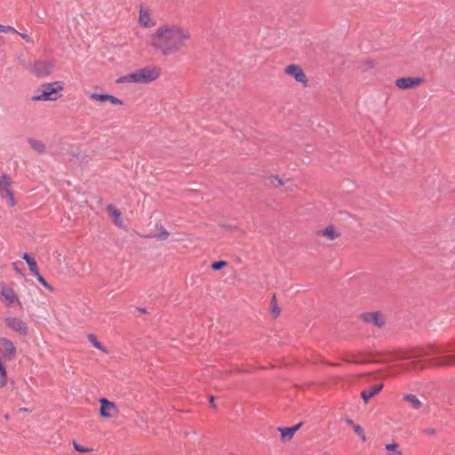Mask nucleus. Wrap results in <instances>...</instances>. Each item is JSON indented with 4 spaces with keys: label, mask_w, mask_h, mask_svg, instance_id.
<instances>
[{
    "label": "nucleus",
    "mask_w": 455,
    "mask_h": 455,
    "mask_svg": "<svg viewBox=\"0 0 455 455\" xmlns=\"http://www.w3.org/2000/svg\"><path fill=\"white\" fill-rule=\"evenodd\" d=\"M210 403L212 407H215V403H214V398L213 396H211V400H210Z\"/></svg>",
    "instance_id": "obj_38"
},
{
    "label": "nucleus",
    "mask_w": 455,
    "mask_h": 455,
    "mask_svg": "<svg viewBox=\"0 0 455 455\" xmlns=\"http://www.w3.org/2000/svg\"><path fill=\"white\" fill-rule=\"evenodd\" d=\"M13 267H14L15 270L17 272H19V267H18V263L17 262L13 263Z\"/></svg>",
    "instance_id": "obj_39"
},
{
    "label": "nucleus",
    "mask_w": 455,
    "mask_h": 455,
    "mask_svg": "<svg viewBox=\"0 0 455 455\" xmlns=\"http://www.w3.org/2000/svg\"><path fill=\"white\" fill-rule=\"evenodd\" d=\"M285 73L294 77V79L301 83L304 86L307 85V78L303 71V69L296 64H291L285 68Z\"/></svg>",
    "instance_id": "obj_10"
},
{
    "label": "nucleus",
    "mask_w": 455,
    "mask_h": 455,
    "mask_svg": "<svg viewBox=\"0 0 455 455\" xmlns=\"http://www.w3.org/2000/svg\"><path fill=\"white\" fill-rule=\"evenodd\" d=\"M54 69V62L49 60H37L32 67L31 71L38 77H44L52 73Z\"/></svg>",
    "instance_id": "obj_6"
},
{
    "label": "nucleus",
    "mask_w": 455,
    "mask_h": 455,
    "mask_svg": "<svg viewBox=\"0 0 455 455\" xmlns=\"http://www.w3.org/2000/svg\"><path fill=\"white\" fill-rule=\"evenodd\" d=\"M28 143L38 154H43L45 152V146L42 141L29 138L28 140Z\"/></svg>",
    "instance_id": "obj_19"
},
{
    "label": "nucleus",
    "mask_w": 455,
    "mask_h": 455,
    "mask_svg": "<svg viewBox=\"0 0 455 455\" xmlns=\"http://www.w3.org/2000/svg\"><path fill=\"white\" fill-rule=\"evenodd\" d=\"M169 236V232H167L164 228H161L159 234L156 235L155 237L158 240H165Z\"/></svg>",
    "instance_id": "obj_30"
},
{
    "label": "nucleus",
    "mask_w": 455,
    "mask_h": 455,
    "mask_svg": "<svg viewBox=\"0 0 455 455\" xmlns=\"http://www.w3.org/2000/svg\"><path fill=\"white\" fill-rule=\"evenodd\" d=\"M385 449L387 451H388V455H403L399 450L398 444L395 443H387Z\"/></svg>",
    "instance_id": "obj_24"
},
{
    "label": "nucleus",
    "mask_w": 455,
    "mask_h": 455,
    "mask_svg": "<svg viewBox=\"0 0 455 455\" xmlns=\"http://www.w3.org/2000/svg\"><path fill=\"white\" fill-rule=\"evenodd\" d=\"M353 428H354V431L360 436V438L363 441L366 440V436H365L363 429V427L361 426H359V425H353Z\"/></svg>",
    "instance_id": "obj_27"
},
{
    "label": "nucleus",
    "mask_w": 455,
    "mask_h": 455,
    "mask_svg": "<svg viewBox=\"0 0 455 455\" xmlns=\"http://www.w3.org/2000/svg\"><path fill=\"white\" fill-rule=\"evenodd\" d=\"M453 363H455V360L451 356L444 355L435 359V364L436 365L446 366Z\"/></svg>",
    "instance_id": "obj_23"
},
{
    "label": "nucleus",
    "mask_w": 455,
    "mask_h": 455,
    "mask_svg": "<svg viewBox=\"0 0 455 455\" xmlns=\"http://www.w3.org/2000/svg\"><path fill=\"white\" fill-rule=\"evenodd\" d=\"M107 212L112 217L115 225L118 228L123 227V220L121 218V212L116 209L113 204L107 206Z\"/></svg>",
    "instance_id": "obj_16"
},
{
    "label": "nucleus",
    "mask_w": 455,
    "mask_h": 455,
    "mask_svg": "<svg viewBox=\"0 0 455 455\" xmlns=\"http://www.w3.org/2000/svg\"><path fill=\"white\" fill-rule=\"evenodd\" d=\"M73 446L75 448L76 451H80V452H87L90 451L89 448L87 447H84L81 444H79L78 443H76V441L73 442Z\"/></svg>",
    "instance_id": "obj_31"
},
{
    "label": "nucleus",
    "mask_w": 455,
    "mask_h": 455,
    "mask_svg": "<svg viewBox=\"0 0 455 455\" xmlns=\"http://www.w3.org/2000/svg\"><path fill=\"white\" fill-rule=\"evenodd\" d=\"M17 34H19L23 39H25L27 42L28 43H31L32 42V38L27 35V34H24V33H20V32H18Z\"/></svg>",
    "instance_id": "obj_35"
},
{
    "label": "nucleus",
    "mask_w": 455,
    "mask_h": 455,
    "mask_svg": "<svg viewBox=\"0 0 455 455\" xmlns=\"http://www.w3.org/2000/svg\"><path fill=\"white\" fill-rule=\"evenodd\" d=\"M383 387H384V385L382 383H380V384H377V385L371 387L368 390H363L361 392V396H362L363 400L364 401V403H368V401L371 397H373L377 394H379L382 390Z\"/></svg>",
    "instance_id": "obj_15"
},
{
    "label": "nucleus",
    "mask_w": 455,
    "mask_h": 455,
    "mask_svg": "<svg viewBox=\"0 0 455 455\" xmlns=\"http://www.w3.org/2000/svg\"><path fill=\"white\" fill-rule=\"evenodd\" d=\"M138 23L140 26L145 28H151L156 25V20L152 18L150 12L145 8L140 7L139 11V20Z\"/></svg>",
    "instance_id": "obj_11"
},
{
    "label": "nucleus",
    "mask_w": 455,
    "mask_h": 455,
    "mask_svg": "<svg viewBox=\"0 0 455 455\" xmlns=\"http://www.w3.org/2000/svg\"><path fill=\"white\" fill-rule=\"evenodd\" d=\"M108 100L110 101L113 105H123V101L120 99L110 94H108Z\"/></svg>",
    "instance_id": "obj_32"
},
{
    "label": "nucleus",
    "mask_w": 455,
    "mask_h": 455,
    "mask_svg": "<svg viewBox=\"0 0 455 455\" xmlns=\"http://www.w3.org/2000/svg\"><path fill=\"white\" fill-rule=\"evenodd\" d=\"M362 317L365 323H372L379 328L383 327L386 323L384 316L379 312L365 313Z\"/></svg>",
    "instance_id": "obj_13"
},
{
    "label": "nucleus",
    "mask_w": 455,
    "mask_h": 455,
    "mask_svg": "<svg viewBox=\"0 0 455 455\" xmlns=\"http://www.w3.org/2000/svg\"><path fill=\"white\" fill-rule=\"evenodd\" d=\"M227 261L225 260H219V261H215L212 264V268L215 271L217 270H220L223 267H225L227 265Z\"/></svg>",
    "instance_id": "obj_28"
},
{
    "label": "nucleus",
    "mask_w": 455,
    "mask_h": 455,
    "mask_svg": "<svg viewBox=\"0 0 455 455\" xmlns=\"http://www.w3.org/2000/svg\"><path fill=\"white\" fill-rule=\"evenodd\" d=\"M272 314H273L274 317H277L280 315V310L276 305L273 306Z\"/></svg>",
    "instance_id": "obj_34"
},
{
    "label": "nucleus",
    "mask_w": 455,
    "mask_h": 455,
    "mask_svg": "<svg viewBox=\"0 0 455 455\" xmlns=\"http://www.w3.org/2000/svg\"><path fill=\"white\" fill-rule=\"evenodd\" d=\"M38 282L44 286L46 289L52 291V287L46 282V280L41 275L39 271L34 275Z\"/></svg>",
    "instance_id": "obj_26"
},
{
    "label": "nucleus",
    "mask_w": 455,
    "mask_h": 455,
    "mask_svg": "<svg viewBox=\"0 0 455 455\" xmlns=\"http://www.w3.org/2000/svg\"><path fill=\"white\" fill-rule=\"evenodd\" d=\"M191 38L189 29L175 24L161 25L150 35V45L164 56L178 53Z\"/></svg>",
    "instance_id": "obj_1"
},
{
    "label": "nucleus",
    "mask_w": 455,
    "mask_h": 455,
    "mask_svg": "<svg viewBox=\"0 0 455 455\" xmlns=\"http://www.w3.org/2000/svg\"><path fill=\"white\" fill-rule=\"evenodd\" d=\"M421 77H401L395 80V85L402 90L409 89L414 86H418L423 83Z\"/></svg>",
    "instance_id": "obj_12"
},
{
    "label": "nucleus",
    "mask_w": 455,
    "mask_h": 455,
    "mask_svg": "<svg viewBox=\"0 0 455 455\" xmlns=\"http://www.w3.org/2000/svg\"><path fill=\"white\" fill-rule=\"evenodd\" d=\"M20 411H27L28 410L25 408H21Z\"/></svg>",
    "instance_id": "obj_40"
},
{
    "label": "nucleus",
    "mask_w": 455,
    "mask_h": 455,
    "mask_svg": "<svg viewBox=\"0 0 455 455\" xmlns=\"http://www.w3.org/2000/svg\"><path fill=\"white\" fill-rule=\"evenodd\" d=\"M88 340L90 341V343L96 348H98L99 350H100L101 352L105 353V354H108V351L107 350V348L100 342L98 341L96 336L94 334H89L88 335Z\"/></svg>",
    "instance_id": "obj_22"
},
{
    "label": "nucleus",
    "mask_w": 455,
    "mask_h": 455,
    "mask_svg": "<svg viewBox=\"0 0 455 455\" xmlns=\"http://www.w3.org/2000/svg\"><path fill=\"white\" fill-rule=\"evenodd\" d=\"M403 400L407 401L411 404V406L415 410H419L422 407V403L415 395H405L403 396Z\"/></svg>",
    "instance_id": "obj_20"
},
{
    "label": "nucleus",
    "mask_w": 455,
    "mask_h": 455,
    "mask_svg": "<svg viewBox=\"0 0 455 455\" xmlns=\"http://www.w3.org/2000/svg\"><path fill=\"white\" fill-rule=\"evenodd\" d=\"M5 324L12 331L18 332L22 336H27L28 333V327L27 323L19 317H7L4 320Z\"/></svg>",
    "instance_id": "obj_7"
},
{
    "label": "nucleus",
    "mask_w": 455,
    "mask_h": 455,
    "mask_svg": "<svg viewBox=\"0 0 455 455\" xmlns=\"http://www.w3.org/2000/svg\"><path fill=\"white\" fill-rule=\"evenodd\" d=\"M108 94H107V93L92 92L90 94V98L92 100L100 101V102H104V101L108 100Z\"/></svg>",
    "instance_id": "obj_25"
},
{
    "label": "nucleus",
    "mask_w": 455,
    "mask_h": 455,
    "mask_svg": "<svg viewBox=\"0 0 455 455\" xmlns=\"http://www.w3.org/2000/svg\"><path fill=\"white\" fill-rule=\"evenodd\" d=\"M16 347L13 342L5 338H0V388L4 387L8 383L7 371L4 362L14 358Z\"/></svg>",
    "instance_id": "obj_3"
},
{
    "label": "nucleus",
    "mask_w": 455,
    "mask_h": 455,
    "mask_svg": "<svg viewBox=\"0 0 455 455\" xmlns=\"http://www.w3.org/2000/svg\"><path fill=\"white\" fill-rule=\"evenodd\" d=\"M22 259L26 260V262L28 265L29 270L32 272L33 275L38 272V267L34 258H32L28 253L25 252L22 255Z\"/></svg>",
    "instance_id": "obj_21"
},
{
    "label": "nucleus",
    "mask_w": 455,
    "mask_h": 455,
    "mask_svg": "<svg viewBox=\"0 0 455 455\" xmlns=\"http://www.w3.org/2000/svg\"><path fill=\"white\" fill-rule=\"evenodd\" d=\"M160 76L159 68L146 67L135 72L122 76L116 79L117 84H148L156 80Z\"/></svg>",
    "instance_id": "obj_2"
},
{
    "label": "nucleus",
    "mask_w": 455,
    "mask_h": 455,
    "mask_svg": "<svg viewBox=\"0 0 455 455\" xmlns=\"http://www.w3.org/2000/svg\"><path fill=\"white\" fill-rule=\"evenodd\" d=\"M317 235L326 236L329 240H334L339 236V233L336 231L333 226H328L324 229L318 230Z\"/></svg>",
    "instance_id": "obj_17"
},
{
    "label": "nucleus",
    "mask_w": 455,
    "mask_h": 455,
    "mask_svg": "<svg viewBox=\"0 0 455 455\" xmlns=\"http://www.w3.org/2000/svg\"><path fill=\"white\" fill-rule=\"evenodd\" d=\"M426 433L428 435H434L435 433V430L434 428H430L426 430Z\"/></svg>",
    "instance_id": "obj_37"
},
{
    "label": "nucleus",
    "mask_w": 455,
    "mask_h": 455,
    "mask_svg": "<svg viewBox=\"0 0 455 455\" xmlns=\"http://www.w3.org/2000/svg\"><path fill=\"white\" fill-rule=\"evenodd\" d=\"M11 179L7 175L4 174L0 177V197L6 199L8 204L12 207L15 205L16 202L11 189Z\"/></svg>",
    "instance_id": "obj_5"
},
{
    "label": "nucleus",
    "mask_w": 455,
    "mask_h": 455,
    "mask_svg": "<svg viewBox=\"0 0 455 455\" xmlns=\"http://www.w3.org/2000/svg\"><path fill=\"white\" fill-rule=\"evenodd\" d=\"M0 298L7 306L18 302L19 299L13 289L6 285L4 283H0Z\"/></svg>",
    "instance_id": "obj_9"
},
{
    "label": "nucleus",
    "mask_w": 455,
    "mask_h": 455,
    "mask_svg": "<svg viewBox=\"0 0 455 455\" xmlns=\"http://www.w3.org/2000/svg\"><path fill=\"white\" fill-rule=\"evenodd\" d=\"M300 425L301 424H298L291 427H280L279 431L281 433L282 439L291 438L294 433L299 428Z\"/></svg>",
    "instance_id": "obj_18"
},
{
    "label": "nucleus",
    "mask_w": 455,
    "mask_h": 455,
    "mask_svg": "<svg viewBox=\"0 0 455 455\" xmlns=\"http://www.w3.org/2000/svg\"><path fill=\"white\" fill-rule=\"evenodd\" d=\"M100 414L102 418H114L118 414V408L116 405L109 402L107 398H100Z\"/></svg>",
    "instance_id": "obj_8"
},
{
    "label": "nucleus",
    "mask_w": 455,
    "mask_h": 455,
    "mask_svg": "<svg viewBox=\"0 0 455 455\" xmlns=\"http://www.w3.org/2000/svg\"><path fill=\"white\" fill-rule=\"evenodd\" d=\"M0 32H3V33H18V31L13 27L5 26V25H2V24H0Z\"/></svg>",
    "instance_id": "obj_29"
},
{
    "label": "nucleus",
    "mask_w": 455,
    "mask_h": 455,
    "mask_svg": "<svg viewBox=\"0 0 455 455\" xmlns=\"http://www.w3.org/2000/svg\"><path fill=\"white\" fill-rule=\"evenodd\" d=\"M344 421H345L347 425H349V426H352V427H353V425H355V424H354V422H353V420H352L350 418H346V419H344Z\"/></svg>",
    "instance_id": "obj_36"
},
{
    "label": "nucleus",
    "mask_w": 455,
    "mask_h": 455,
    "mask_svg": "<svg viewBox=\"0 0 455 455\" xmlns=\"http://www.w3.org/2000/svg\"><path fill=\"white\" fill-rule=\"evenodd\" d=\"M63 89L61 81L45 83L40 86L31 100L33 101H55L61 97Z\"/></svg>",
    "instance_id": "obj_4"
},
{
    "label": "nucleus",
    "mask_w": 455,
    "mask_h": 455,
    "mask_svg": "<svg viewBox=\"0 0 455 455\" xmlns=\"http://www.w3.org/2000/svg\"><path fill=\"white\" fill-rule=\"evenodd\" d=\"M275 182H277V184L279 186H285V184H286V181H284L282 178H280L278 176H275V177L271 178V183L275 185Z\"/></svg>",
    "instance_id": "obj_33"
},
{
    "label": "nucleus",
    "mask_w": 455,
    "mask_h": 455,
    "mask_svg": "<svg viewBox=\"0 0 455 455\" xmlns=\"http://www.w3.org/2000/svg\"><path fill=\"white\" fill-rule=\"evenodd\" d=\"M445 352H446V350H444V349H441V348H437L433 346H430V347H427L425 348H420V349L417 350L413 355H410L409 357L410 358H417V357H420V356L429 355L432 354H443Z\"/></svg>",
    "instance_id": "obj_14"
}]
</instances>
